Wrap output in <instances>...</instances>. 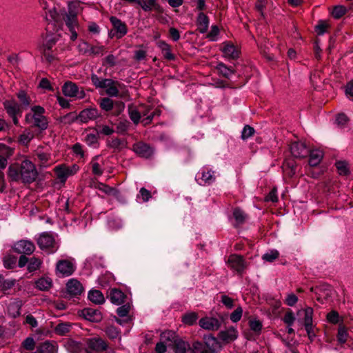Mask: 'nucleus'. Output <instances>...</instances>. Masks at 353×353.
I'll use <instances>...</instances> for the list:
<instances>
[{"mask_svg":"<svg viewBox=\"0 0 353 353\" xmlns=\"http://www.w3.org/2000/svg\"><path fill=\"white\" fill-rule=\"evenodd\" d=\"M38 172L34 164L28 159L12 163L8 170V176L12 181L31 183L37 179Z\"/></svg>","mask_w":353,"mask_h":353,"instance_id":"nucleus-1","label":"nucleus"},{"mask_svg":"<svg viewBox=\"0 0 353 353\" xmlns=\"http://www.w3.org/2000/svg\"><path fill=\"white\" fill-rule=\"evenodd\" d=\"M80 7V2L78 1H71L68 3V12L63 17L65 26L70 32V39L74 41L77 39L78 34L77 30L79 25L77 18L78 11Z\"/></svg>","mask_w":353,"mask_h":353,"instance_id":"nucleus-2","label":"nucleus"},{"mask_svg":"<svg viewBox=\"0 0 353 353\" xmlns=\"http://www.w3.org/2000/svg\"><path fill=\"white\" fill-rule=\"evenodd\" d=\"M46 110L40 105L31 108V112L25 116V121L32 127L37 128L41 131L46 130L48 127V119L44 115Z\"/></svg>","mask_w":353,"mask_h":353,"instance_id":"nucleus-3","label":"nucleus"},{"mask_svg":"<svg viewBox=\"0 0 353 353\" xmlns=\"http://www.w3.org/2000/svg\"><path fill=\"white\" fill-rule=\"evenodd\" d=\"M91 81L97 88L105 89L106 94L110 97L119 96V91L123 92L125 88V85L117 81L111 79H101L95 74L91 75Z\"/></svg>","mask_w":353,"mask_h":353,"instance_id":"nucleus-4","label":"nucleus"},{"mask_svg":"<svg viewBox=\"0 0 353 353\" xmlns=\"http://www.w3.org/2000/svg\"><path fill=\"white\" fill-rule=\"evenodd\" d=\"M203 340L192 343L194 353H219L222 348L221 343L212 334L204 335Z\"/></svg>","mask_w":353,"mask_h":353,"instance_id":"nucleus-5","label":"nucleus"},{"mask_svg":"<svg viewBox=\"0 0 353 353\" xmlns=\"http://www.w3.org/2000/svg\"><path fill=\"white\" fill-rule=\"evenodd\" d=\"M99 117V111L97 108H90L83 110L80 112L78 116L74 117L72 113H69L61 118L62 122H66L68 119V122H73L75 120H78L81 123H88L90 121L96 119Z\"/></svg>","mask_w":353,"mask_h":353,"instance_id":"nucleus-6","label":"nucleus"},{"mask_svg":"<svg viewBox=\"0 0 353 353\" xmlns=\"http://www.w3.org/2000/svg\"><path fill=\"white\" fill-rule=\"evenodd\" d=\"M37 242L40 249L49 254L54 253L57 250L54 238L48 232L41 234L37 239Z\"/></svg>","mask_w":353,"mask_h":353,"instance_id":"nucleus-7","label":"nucleus"},{"mask_svg":"<svg viewBox=\"0 0 353 353\" xmlns=\"http://www.w3.org/2000/svg\"><path fill=\"white\" fill-rule=\"evenodd\" d=\"M4 109L10 117L12 118L15 125H19L18 117H21L23 108L14 99L6 100L3 103Z\"/></svg>","mask_w":353,"mask_h":353,"instance_id":"nucleus-8","label":"nucleus"},{"mask_svg":"<svg viewBox=\"0 0 353 353\" xmlns=\"http://www.w3.org/2000/svg\"><path fill=\"white\" fill-rule=\"evenodd\" d=\"M216 171L209 166H203L196 175V181L201 185H209L215 182Z\"/></svg>","mask_w":353,"mask_h":353,"instance_id":"nucleus-9","label":"nucleus"},{"mask_svg":"<svg viewBox=\"0 0 353 353\" xmlns=\"http://www.w3.org/2000/svg\"><path fill=\"white\" fill-rule=\"evenodd\" d=\"M79 170V165L73 164L72 165H66L65 164H61L57 165L54 168L57 179L62 183H64L69 176L75 174Z\"/></svg>","mask_w":353,"mask_h":353,"instance_id":"nucleus-10","label":"nucleus"},{"mask_svg":"<svg viewBox=\"0 0 353 353\" xmlns=\"http://www.w3.org/2000/svg\"><path fill=\"white\" fill-rule=\"evenodd\" d=\"M227 263L228 267L238 274L242 275L246 268V262L243 256L233 254L229 256Z\"/></svg>","mask_w":353,"mask_h":353,"instance_id":"nucleus-11","label":"nucleus"},{"mask_svg":"<svg viewBox=\"0 0 353 353\" xmlns=\"http://www.w3.org/2000/svg\"><path fill=\"white\" fill-rule=\"evenodd\" d=\"M62 92L63 94L68 97L81 99L85 96L83 89L82 88L79 89L78 85L72 81H66L63 84L62 86Z\"/></svg>","mask_w":353,"mask_h":353,"instance_id":"nucleus-12","label":"nucleus"},{"mask_svg":"<svg viewBox=\"0 0 353 353\" xmlns=\"http://www.w3.org/2000/svg\"><path fill=\"white\" fill-rule=\"evenodd\" d=\"M110 21L113 26V30L109 34L111 38L115 37L117 39H121L127 34V26L121 19L112 16L110 18Z\"/></svg>","mask_w":353,"mask_h":353,"instance_id":"nucleus-13","label":"nucleus"},{"mask_svg":"<svg viewBox=\"0 0 353 353\" xmlns=\"http://www.w3.org/2000/svg\"><path fill=\"white\" fill-rule=\"evenodd\" d=\"M223 318L217 319L213 316H205L199 321V326L208 331H217L221 327Z\"/></svg>","mask_w":353,"mask_h":353,"instance_id":"nucleus-14","label":"nucleus"},{"mask_svg":"<svg viewBox=\"0 0 353 353\" xmlns=\"http://www.w3.org/2000/svg\"><path fill=\"white\" fill-rule=\"evenodd\" d=\"M239 336V332L237 329L234 326H230L223 330L220 331L217 337L223 343L228 344L234 341Z\"/></svg>","mask_w":353,"mask_h":353,"instance_id":"nucleus-15","label":"nucleus"},{"mask_svg":"<svg viewBox=\"0 0 353 353\" xmlns=\"http://www.w3.org/2000/svg\"><path fill=\"white\" fill-rule=\"evenodd\" d=\"M13 249L18 254L30 255L34 252L35 246L32 241L23 239L16 242Z\"/></svg>","mask_w":353,"mask_h":353,"instance_id":"nucleus-16","label":"nucleus"},{"mask_svg":"<svg viewBox=\"0 0 353 353\" xmlns=\"http://www.w3.org/2000/svg\"><path fill=\"white\" fill-rule=\"evenodd\" d=\"M290 150L292 155L295 158H305L309 153L305 143L301 141L292 142L290 145Z\"/></svg>","mask_w":353,"mask_h":353,"instance_id":"nucleus-17","label":"nucleus"},{"mask_svg":"<svg viewBox=\"0 0 353 353\" xmlns=\"http://www.w3.org/2000/svg\"><path fill=\"white\" fill-rule=\"evenodd\" d=\"M35 160H37L41 167L47 168L55 163L52 158L50 153L44 151L43 149L38 148L34 152Z\"/></svg>","mask_w":353,"mask_h":353,"instance_id":"nucleus-18","label":"nucleus"},{"mask_svg":"<svg viewBox=\"0 0 353 353\" xmlns=\"http://www.w3.org/2000/svg\"><path fill=\"white\" fill-rule=\"evenodd\" d=\"M132 150L143 158H149L153 154V149L148 144L141 141L133 144Z\"/></svg>","mask_w":353,"mask_h":353,"instance_id":"nucleus-19","label":"nucleus"},{"mask_svg":"<svg viewBox=\"0 0 353 353\" xmlns=\"http://www.w3.org/2000/svg\"><path fill=\"white\" fill-rule=\"evenodd\" d=\"M74 270V265L68 260H60L57 263V271L63 276H70Z\"/></svg>","mask_w":353,"mask_h":353,"instance_id":"nucleus-20","label":"nucleus"},{"mask_svg":"<svg viewBox=\"0 0 353 353\" xmlns=\"http://www.w3.org/2000/svg\"><path fill=\"white\" fill-rule=\"evenodd\" d=\"M66 291L70 296H77L83 293V287L78 280L71 279L66 284Z\"/></svg>","mask_w":353,"mask_h":353,"instance_id":"nucleus-21","label":"nucleus"},{"mask_svg":"<svg viewBox=\"0 0 353 353\" xmlns=\"http://www.w3.org/2000/svg\"><path fill=\"white\" fill-rule=\"evenodd\" d=\"M23 305V301L19 299H14L11 301L7 305L8 315L12 319L19 316Z\"/></svg>","mask_w":353,"mask_h":353,"instance_id":"nucleus-22","label":"nucleus"},{"mask_svg":"<svg viewBox=\"0 0 353 353\" xmlns=\"http://www.w3.org/2000/svg\"><path fill=\"white\" fill-rule=\"evenodd\" d=\"M88 347L98 352H103L107 349V343L100 338L89 339L87 341Z\"/></svg>","mask_w":353,"mask_h":353,"instance_id":"nucleus-23","label":"nucleus"},{"mask_svg":"<svg viewBox=\"0 0 353 353\" xmlns=\"http://www.w3.org/2000/svg\"><path fill=\"white\" fill-rule=\"evenodd\" d=\"M221 50L225 58L236 59L239 57V50L231 43H223Z\"/></svg>","mask_w":353,"mask_h":353,"instance_id":"nucleus-24","label":"nucleus"},{"mask_svg":"<svg viewBox=\"0 0 353 353\" xmlns=\"http://www.w3.org/2000/svg\"><path fill=\"white\" fill-rule=\"evenodd\" d=\"M210 19L203 12H200L196 18V25L198 26V30L200 33H205L209 27Z\"/></svg>","mask_w":353,"mask_h":353,"instance_id":"nucleus-25","label":"nucleus"},{"mask_svg":"<svg viewBox=\"0 0 353 353\" xmlns=\"http://www.w3.org/2000/svg\"><path fill=\"white\" fill-rule=\"evenodd\" d=\"M175 353H194L193 345L190 346L188 342L177 340L174 342Z\"/></svg>","mask_w":353,"mask_h":353,"instance_id":"nucleus-26","label":"nucleus"},{"mask_svg":"<svg viewBox=\"0 0 353 353\" xmlns=\"http://www.w3.org/2000/svg\"><path fill=\"white\" fill-rule=\"evenodd\" d=\"M138 5L145 12L153 10L157 12H161V8L158 3L157 0H140Z\"/></svg>","mask_w":353,"mask_h":353,"instance_id":"nucleus-27","label":"nucleus"},{"mask_svg":"<svg viewBox=\"0 0 353 353\" xmlns=\"http://www.w3.org/2000/svg\"><path fill=\"white\" fill-rule=\"evenodd\" d=\"M309 165L312 167L317 166L321 161L323 152L322 150L315 149L309 151Z\"/></svg>","mask_w":353,"mask_h":353,"instance_id":"nucleus-28","label":"nucleus"},{"mask_svg":"<svg viewBox=\"0 0 353 353\" xmlns=\"http://www.w3.org/2000/svg\"><path fill=\"white\" fill-rule=\"evenodd\" d=\"M82 312L85 319L90 321L98 322L102 319L101 312L92 308H85Z\"/></svg>","mask_w":353,"mask_h":353,"instance_id":"nucleus-29","label":"nucleus"},{"mask_svg":"<svg viewBox=\"0 0 353 353\" xmlns=\"http://www.w3.org/2000/svg\"><path fill=\"white\" fill-rule=\"evenodd\" d=\"M219 74L225 78L230 79V77L235 73V70L232 67H228L222 62H219L215 66Z\"/></svg>","mask_w":353,"mask_h":353,"instance_id":"nucleus-30","label":"nucleus"},{"mask_svg":"<svg viewBox=\"0 0 353 353\" xmlns=\"http://www.w3.org/2000/svg\"><path fill=\"white\" fill-rule=\"evenodd\" d=\"M232 214L235 221V227L244 224L248 219L247 214L239 208L234 209Z\"/></svg>","mask_w":353,"mask_h":353,"instance_id":"nucleus-31","label":"nucleus"},{"mask_svg":"<svg viewBox=\"0 0 353 353\" xmlns=\"http://www.w3.org/2000/svg\"><path fill=\"white\" fill-rule=\"evenodd\" d=\"M125 295L124 293L118 289H112L110 293V299L112 303L116 305H121L124 302Z\"/></svg>","mask_w":353,"mask_h":353,"instance_id":"nucleus-32","label":"nucleus"},{"mask_svg":"<svg viewBox=\"0 0 353 353\" xmlns=\"http://www.w3.org/2000/svg\"><path fill=\"white\" fill-rule=\"evenodd\" d=\"M38 353H57V345L54 342L46 341L40 345Z\"/></svg>","mask_w":353,"mask_h":353,"instance_id":"nucleus-33","label":"nucleus"},{"mask_svg":"<svg viewBox=\"0 0 353 353\" xmlns=\"http://www.w3.org/2000/svg\"><path fill=\"white\" fill-rule=\"evenodd\" d=\"M88 299L96 304H102L105 301L103 294L98 290H90L88 293Z\"/></svg>","mask_w":353,"mask_h":353,"instance_id":"nucleus-34","label":"nucleus"},{"mask_svg":"<svg viewBox=\"0 0 353 353\" xmlns=\"http://www.w3.org/2000/svg\"><path fill=\"white\" fill-rule=\"evenodd\" d=\"M159 48L161 50L165 59L168 60H174L175 56L171 52V48L166 42L161 41L158 43Z\"/></svg>","mask_w":353,"mask_h":353,"instance_id":"nucleus-35","label":"nucleus"},{"mask_svg":"<svg viewBox=\"0 0 353 353\" xmlns=\"http://www.w3.org/2000/svg\"><path fill=\"white\" fill-rule=\"evenodd\" d=\"M34 133L30 129H25L19 137V143L23 145H28L34 138Z\"/></svg>","mask_w":353,"mask_h":353,"instance_id":"nucleus-36","label":"nucleus"},{"mask_svg":"<svg viewBox=\"0 0 353 353\" xmlns=\"http://www.w3.org/2000/svg\"><path fill=\"white\" fill-rule=\"evenodd\" d=\"M35 284L40 290L46 291L52 287V281L49 277H41L36 281Z\"/></svg>","mask_w":353,"mask_h":353,"instance_id":"nucleus-37","label":"nucleus"},{"mask_svg":"<svg viewBox=\"0 0 353 353\" xmlns=\"http://www.w3.org/2000/svg\"><path fill=\"white\" fill-rule=\"evenodd\" d=\"M17 97L20 101L19 105L22 108H26L30 105L31 99L25 91H19L17 94Z\"/></svg>","mask_w":353,"mask_h":353,"instance_id":"nucleus-38","label":"nucleus"},{"mask_svg":"<svg viewBox=\"0 0 353 353\" xmlns=\"http://www.w3.org/2000/svg\"><path fill=\"white\" fill-rule=\"evenodd\" d=\"M59 35L58 34H47L46 37V41L43 43L41 49L52 50L53 46L59 40Z\"/></svg>","mask_w":353,"mask_h":353,"instance_id":"nucleus-39","label":"nucleus"},{"mask_svg":"<svg viewBox=\"0 0 353 353\" xmlns=\"http://www.w3.org/2000/svg\"><path fill=\"white\" fill-rule=\"evenodd\" d=\"M248 324L250 330L254 332L256 335L259 336L261 334L263 328V324L261 321L256 319H252L249 320Z\"/></svg>","mask_w":353,"mask_h":353,"instance_id":"nucleus-40","label":"nucleus"},{"mask_svg":"<svg viewBox=\"0 0 353 353\" xmlns=\"http://www.w3.org/2000/svg\"><path fill=\"white\" fill-rule=\"evenodd\" d=\"M99 137L98 134L88 133L84 137L85 143L92 148H97L99 146Z\"/></svg>","mask_w":353,"mask_h":353,"instance_id":"nucleus-41","label":"nucleus"},{"mask_svg":"<svg viewBox=\"0 0 353 353\" xmlns=\"http://www.w3.org/2000/svg\"><path fill=\"white\" fill-rule=\"evenodd\" d=\"M99 159V157L96 156L92 159V161L90 162V165L92 167V172L93 174L97 175V176H101L103 172V170L101 164L98 162Z\"/></svg>","mask_w":353,"mask_h":353,"instance_id":"nucleus-42","label":"nucleus"},{"mask_svg":"<svg viewBox=\"0 0 353 353\" xmlns=\"http://www.w3.org/2000/svg\"><path fill=\"white\" fill-rule=\"evenodd\" d=\"M198 319V314L196 312H189L184 314L182 317V321L184 324L188 325H194Z\"/></svg>","mask_w":353,"mask_h":353,"instance_id":"nucleus-43","label":"nucleus"},{"mask_svg":"<svg viewBox=\"0 0 353 353\" xmlns=\"http://www.w3.org/2000/svg\"><path fill=\"white\" fill-rule=\"evenodd\" d=\"M71 325L68 323H60L54 327V332L59 335H65L70 332Z\"/></svg>","mask_w":353,"mask_h":353,"instance_id":"nucleus-44","label":"nucleus"},{"mask_svg":"<svg viewBox=\"0 0 353 353\" xmlns=\"http://www.w3.org/2000/svg\"><path fill=\"white\" fill-rule=\"evenodd\" d=\"M8 148L0 147V169H4L8 164Z\"/></svg>","mask_w":353,"mask_h":353,"instance_id":"nucleus-45","label":"nucleus"},{"mask_svg":"<svg viewBox=\"0 0 353 353\" xmlns=\"http://www.w3.org/2000/svg\"><path fill=\"white\" fill-rule=\"evenodd\" d=\"M41 263L42 261L41 259L36 257H32L28 262V271L32 272L37 270L41 267Z\"/></svg>","mask_w":353,"mask_h":353,"instance_id":"nucleus-46","label":"nucleus"},{"mask_svg":"<svg viewBox=\"0 0 353 353\" xmlns=\"http://www.w3.org/2000/svg\"><path fill=\"white\" fill-rule=\"evenodd\" d=\"M97 188L108 195L112 194L114 196H117L118 194V191L117 190L102 183H99Z\"/></svg>","mask_w":353,"mask_h":353,"instance_id":"nucleus-47","label":"nucleus"},{"mask_svg":"<svg viewBox=\"0 0 353 353\" xmlns=\"http://www.w3.org/2000/svg\"><path fill=\"white\" fill-rule=\"evenodd\" d=\"M336 167L340 175L346 176L350 172L347 163L345 161H337Z\"/></svg>","mask_w":353,"mask_h":353,"instance_id":"nucleus-48","label":"nucleus"},{"mask_svg":"<svg viewBox=\"0 0 353 353\" xmlns=\"http://www.w3.org/2000/svg\"><path fill=\"white\" fill-rule=\"evenodd\" d=\"M348 337V333L344 326H340L338 330L337 339L341 343H345Z\"/></svg>","mask_w":353,"mask_h":353,"instance_id":"nucleus-49","label":"nucleus"},{"mask_svg":"<svg viewBox=\"0 0 353 353\" xmlns=\"http://www.w3.org/2000/svg\"><path fill=\"white\" fill-rule=\"evenodd\" d=\"M77 48L80 54L83 55H90L91 45L88 42L81 41L78 45Z\"/></svg>","mask_w":353,"mask_h":353,"instance_id":"nucleus-50","label":"nucleus"},{"mask_svg":"<svg viewBox=\"0 0 353 353\" xmlns=\"http://www.w3.org/2000/svg\"><path fill=\"white\" fill-rule=\"evenodd\" d=\"M346 8L343 6H336L333 8L332 16L335 19H340L346 13Z\"/></svg>","mask_w":353,"mask_h":353,"instance_id":"nucleus-51","label":"nucleus"},{"mask_svg":"<svg viewBox=\"0 0 353 353\" xmlns=\"http://www.w3.org/2000/svg\"><path fill=\"white\" fill-rule=\"evenodd\" d=\"M312 313L313 310L311 307H307L305 310L304 316V325L305 327L312 325Z\"/></svg>","mask_w":353,"mask_h":353,"instance_id":"nucleus-52","label":"nucleus"},{"mask_svg":"<svg viewBox=\"0 0 353 353\" xmlns=\"http://www.w3.org/2000/svg\"><path fill=\"white\" fill-rule=\"evenodd\" d=\"M242 314L243 309L238 307L230 314V319L233 323H236L241 320Z\"/></svg>","mask_w":353,"mask_h":353,"instance_id":"nucleus-53","label":"nucleus"},{"mask_svg":"<svg viewBox=\"0 0 353 353\" xmlns=\"http://www.w3.org/2000/svg\"><path fill=\"white\" fill-rule=\"evenodd\" d=\"M279 256V253L276 250H270V252H266L263 255V259L268 261V262H272L275 259H276Z\"/></svg>","mask_w":353,"mask_h":353,"instance_id":"nucleus-54","label":"nucleus"},{"mask_svg":"<svg viewBox=\"0 0 353 353\" xmlns=\"http://www.w3.org/2000/svg\"><path fill=\"white\" fill-rule=\"evenodd\" d=\"M109 146H110V148H113L114 150H120L123 149V148H125V143L124 141H123L120 139L116 138V139H112L110 141V143H109Z\"/></svg>","mask_w":353,"mask_h":353,"instance_id":"nucleus-55","label":"nucleus"},{"mask_svg":"<svg viewBox=\"0 0 353 353\" xmlns=\"http://www.w3.org/2000/svg\"><path fill=\"white\" fill-rule=\"evenodd\" d=\"M105 333L108 335V336L111 339H114L117 338L121 339L119 332L117 330V328L115 327L114 326H108L106 328Z\"/></svg>","mask_w":353,"mask_h":353,"instance_id":"nucleus-56","label":"nucleus"},{"mask_svg":"<svg viewBox=\"0 0 353 353\" xmlns=\"http://www.w3.org/2000/svg\"><path fill=\"white\" fill-rule=\"evenodd\" d=\"M329 27V24L325 21H319L315 27V30L319 35H323Z\"/></svg>","mask_w":353,"mask_h":353,"instance_id":"nucleus-57","label":"nucleus"},{"mask_svg":"<svg viewBox=\"0 0 353 353\" xmlns=\"http://www.w3.org/2000/svg\"><path fill=\"white\" fill-rule=\"evenodd\" d=\"M41 53L46 61L48 63H52L56 59L52 50L41 49Z\"/></svg>","mask_w":353,"mask_h":353,"instance_id":"nucleus-58","label":"nucleus"},{"mask_svg":"<svg viewBox=\"0 0 353 353\" xmlns=\"http://www.w3.org/2000/svg\"><path fill=\"white\" fill-rule=\"evenodd\" d=\"M100 107L105 111H110L113 108V101L110 98H103L100 102Z\"/></svg>","mask_w":353,"mask_h":353,"instance_id":"nucleus-59","label":"nucleus"},{"mask_svg":"<svg viewBox=\"0 0 353 353\" xmlns=\"http://www.w3.org/2000/svg\"><path fill=\"white\" fill-rule=\"evenodd\" d=\"M151 196V192L145 188H141L137 194V199H141L143 202L148 201Z\"/></svg>","mask_w":353,"mask_h":353,"instance_id":"nucleus-60","label":"nucleus"},{"mask_svg":"<svg viewBox=\"0 0 353 353\" xmlns=\"http://www.w3.org/2000/svg\"><path fill=\"white\" fill-rule=\"evenodd\" d=\"M129 116L134 124H138L141 119V112L136 109H129Z\"/></svg>","mask_w":353,"mask_h":353,"instance_id":"nucleus-61","label":"nucleus"},{"mask_svg":"<svg viewBox=\"0 0 353 353\" xmlns=\"http://www.w3.org/2000/svg\"><path fill=\"white\" fill-rule=\"evenodd\" d=\"M283 322L288 325V326H292L295 321V316L292 310H288L285 314L283 318Z\"/></svg>","mask_w":353,"mask_h":353,"instance_id":"nucleus-62","label":"nucleus"},{"mask_svg":"<svg viewBox=\"0 0 353 353\" xmlns=\"http://www.w3.org/2000/svg\"><path fill=\"white\" fill-rule=\"evenodd\" d=\"M46 17L49 21H56L58 17V12L54 6L46 11Z\"/></svg>","mask_w":353,"mask_h":353,"instance_id":"nucleus-63","label":"nucleus"},{"mask_svg":"<svg viewBox=\"0 0 353 353\" xmlns=\"http://www.w3.org/2000/svg\"><path fill=\"white\" fill-rule=\"evenodd\" d=\"M254 129L252 127L247 125L243 128L242 130L241 138L243 140L247 139L252 137L254 134Z\"/></svg>","mask_w":353,"mask_h":353,"instance_id":"nucleus-64","label":"nucleus"}]
</instances>
